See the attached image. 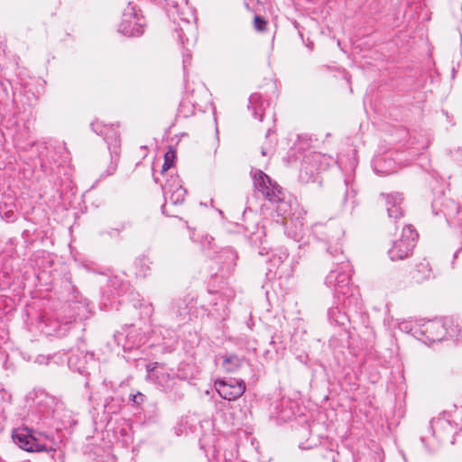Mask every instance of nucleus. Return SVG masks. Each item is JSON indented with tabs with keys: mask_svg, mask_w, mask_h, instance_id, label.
<instances>
[{
	"mask_svg": "<svg viewBox=\"0 0 462 462\" xmlns=\"http://www.w3.org/2000/svg\"><path fill=\"white\" fill-rule=\"evenodd\" d=\"M423 333L430 341H440L447 335L462 342V328L452 319H434L424 325Z\"/></svg>",
	"mask_w": 462,
	"mask_h": 462,
	"instance_id": "1",
	"label": "nucleus"
},
{
	"mask_svg": "<svg viewBox=\"0 0 462 462\" xmlns=\"http://www.w3.org/2000/svg\"><path fill=\"white\" fill-rule=\"evenodd\" d=\"M417 237L418 234L411 226H404L401 237L393 241L392 247L388 250L391 260L398 261L409 257L413 251Z\"/></svg>",
	"mask_w": 462,
	"mask_h": 462,
	"instance_id": "2",
	"label": "nucleus"
},
{
	"mask_svg": "<svg viewBox=\"0 0 462 462\" xmlns=\"http://www.w3.org/2000/svg\"><path fill=\"white\" fill-rule=\"evenodd\" d=\"M251 176L254 189L262 193V195L272 203L282 201V189L280 186L272 181L270 177L263 171L254 169L251 171Z\"/></svg>",
	"mask_w": 462,
	"mask_h": 462,
	"instance_id": "3",
	"label": "nucleus"
},
{
	"mask_svg": "<svg viewBox=\"0 0 462 462\" xmlns=\"http://www.w3.org/2000/svg\"><path fill=\"white\" fill-rule=\"evenodd\" d=\"M351 281V266L347 262L332 270L326 277V284L334 289L336 293L346 295L349 291Z\"/></svg>",
	"mask_w": 462,
	"mask_h": 462,
	"instance_id": "4",
	"label": "nucleus"
},
{
	"mask_svg": "<svg viewBox=\"0 0 462 462\" xmlns=\"http://www.w3.org/2000/svg\"><path fill=\"white\" fill-rule=\"evenodd\" d=\"M12 437L14 443L18 445L20 448L28 452H48L53 450L52 448H48L45 444L39 442L27 428L14 430Z\"/></svg>",
	"mask_w": 462,
	"mask_h": 462,
	"instance_id": "5",
	"label": "nucleus"
},
{
	"mask_svg": "<svg viewBox=\"0 0 462 462\" xmlns=\"http://www.w3.org/2000/svg\"><path fill=\"white\" fill-rule=\"evenodd\" d=\"M118 31L126 36H139L143 33L141 19L138 17L133 6H127L123 14Z\"/></svg>",
	"mask_w": 462,
	"mask_h": 462,
	"instance_id": "6",
	"label": "nucleus"
},
{
	"mask_svg": "<svg viewBox=\"0 0 462 462\" xmlns=\"http://www.w3.org/2000/svg\"><path fill=\"white\" fill-rule=\"evenodd\" d=\"M215 387L218 394L227 401L238 399L245 391V382L237 379L217 380L215 382Z\"/></svg>",
	"mask_w": 462,
	"mask_h": 462,
	"instance_id": "7",
	"label": "nucleus"
},
{
	"mask_svg": "<svg viewBox=\"0 0 462 462\" xmlns=\"http://www.w3.org/2000/svg\"><path fill=\"white\" fill-rule=\"evenodd\" d=\"M91 127L97 134L104 136L109 149L116 153L120 140L114 125H104L102 122L96 120L91 124Z\"/></svg>",
	"mask_w": 462,
	"mask_h": 462,
	"instance_id": "8",
	"label": "nucleus"
},
{
	"mask_svg": "<svg viewBox=\"0 0 462 462\" xmlns=\"http://www.w3.org/2000/svg\"><path fill=\"white\" fill-rule=\"evenodd\" d=\"M163 190L165 198L169 199L172 204L178 205L184 201L186 190L180 185L178 176L168 180Z\"/></svg>",
	"mask_w": 462,
	"mask_h": 462,
	"instance_id": "9",
	"label": "nucleus"
},
{
	"mask_svg": "<svg viewBox=\"0 0 462 462\" xmlns=\"http://www.w3.org/2000/svg\"><path fill=\"white\" fill-rule=\"evenodd\" d=\"M411 279L417 283H422L433 277L432 268L426 259L419 261L411 272Z\"/></svg>",
	"mask_w": 462,
	"mask_h": 462,
	"instance_id": "10",
	"label": "nucleus"
},
{
	"mask_svg": "<svg viewBox=\"0 0 462 462\" xmlns=\"http://www.w3.org/2000/svg\"><path fill=\"white\" fill-rule=\"evenodd\" d=\"M386 199V208L389 217L398 219L403 216L402 200L403 199L398 193L388 194Z\"/></svg>",
	"mask_w": 462,
	"mask_h": 462,
	"instance_id": "11",
	"label": "nucleus"
},
{
	"mask_svg": "<svg viewBox=\"0 0 462 462\" xmlns=\"http://www.w3.org/2000/svg\"><path fill=\"white\" fill-rule=\"evenodd\" d=\"M431 428L433 433L441 439L453 434L455 431V427L448 420L443 418H438L432 420Z\"/></svg>",
	"mask_w": 462,
	"mask_h": 462,
	"instance_id": "12",
	"label": "nucleus"
},
{
	"mask_svg": "<svg viewBox=\"0 0 462 462\" xmlns=\"http://www.w3.org/2000/svg\"><path fill=\"white\" fill-rule=\"evenodd\" d=\"M263 101L262 97L257 94H252L249 97V105L248 108L253 111V114L256 119L259 121L263 120Z\"/></svg>",
	"mask_w": 462,
	"mask_h": 462,
	"instance_id": "13",
	"label": "nucleus"
},
{
	"mask_svg": "<svg viewBox=\"0 0 462 462\" xmlns=\"http://www.w3.org/2000/svg\"><path fill=\"white\" fill-rule=\"evenodd\" d=\"M240 365L241 359L236 355H229L223 357L222 366L226 372H235Z\"/></svg>",
	"mask_w": 462,
	"mask_h": 462,
	"instance_id": "14",
	"label": "nucleus"
},
{
	"mask_svg": "<svg viewBox=\"0 0 462 462\" xmlns=\"http://www.w3.org/2000/svg\"><path fill=\"white\" fill-rule=\"evenodd\" d=\"M175 158V153L173 151H169L165 153L164 156V164L162 166V171L169 170L173 165V160Z\"/></svg>",
	"mask_w": 462,
	"mask_h": 462,
	"instance_id": "15",
	"label": "nucleus"
},
{
	"mask_svg": "<svg viewBox=\"0 0 462 462\" xmlns=\"http://www.w3.org/2000/svg\"><path fill=\"white\" fill-rule=\"evenodd\" d=\"M254 28L258 31V32H263L266 28V21L262 18L261 16H258L256 15L254 17Z\"/></svg>",
	"mask_w": 462,
	"mask_h": 462,
	"instance_id": "16",
	"label": "nucleus"
},
{
	"mask_svg": "<svg viewBox=\"0 0 462 462\" xmlns=\"http://www.w3.org/2000/svg\"><path fill=\"white\" fill-rule=\"evenodd\" d=\"M158 383L161 384L167 383L168 380L170 379V374H162V379H160L159 376H157Z\"/></svg>",
	"mask_w": 462,
	"mask_h": 462,
	"instance_id": "17",
	"label": "nucleus"
},
{
	"mask_svg": "<svg viewBox=\"0 0 462 462\" xmlns=\"http://www.w3.org/2000/svg\"><path fill=\"white\" fill-rule=\"evenodd\" d=\"M179 38L182 44H184L185 41L189 42V38L186 37V34H185L183 29H180V33H179Z\"/></svg>",
	"mask_w": 462,
	"mask_h": 462,
	"instance_id": "18",
	"label": "nucleus"
},
{
	"mask_svg": "<svg viewBox=\"0 0 462 462\" xmlns=\"http://www.w3.org/2000/svg\"><path fill=\"white\" fill-rule=\"evenodd\" d=\"M132 400L134 402H139V401L143 400V395L141 393H138L137 394L132 396Z\"/></svg>",
	"mask_w": 462,
	"mask_h": 462,
	"instance_id": "19",
	"label": "nucleus"
},
{
	"mask_svg": "<svg viewBox=\"0 0 462 462\" xmlns=\"http://www.w3.org/2000/svg\"><path fill=\"white\" fill-rule=\"evenodd\" d=\"M116 165H112L109 167V172H108V175H111L113 174L115 171H116Z\"/></svg>",
	"mask_w": 462,
	"mask_h": 462,
	"instance_id": "20",
	"label": "nucleus"
},
{
	"mask_svg": "<svg viewBox=\"0 0 462 462\" xmlns=\"http://www.w3.org/2000/svg\"><path fill=\"white\" fill-rule=\"evenodd\" d=\"M313 157H314L315 159H319V158L320 157V154L316 153Z\"/></svg>",
	"mask_w": 462,
	"mask_h": 462,
	"instance_id": "21",
	"label": "nucleus"
}]
</instances>
